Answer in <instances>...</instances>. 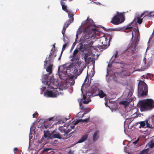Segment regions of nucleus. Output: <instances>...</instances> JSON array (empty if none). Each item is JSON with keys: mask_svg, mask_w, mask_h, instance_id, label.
<instances>
[{"mask_svg": "<svg viewBox=\"0 0 154 154\" xmlns=\"http://www.w3.org/2000/svg\"><path fill=\"white\" fill-rule=\"evenodd\" d=\"M125 12H117V14L112 18L110 22L114 25H118L123 22L125 20Z\"/></svg>", "mask_w": 154, "mask_h": 154, "instance_id": "20e7f679", "label": "nucleus"}, {"mask_svg": "<svg viewBox=\"0 0 154 154\" xmlns=\"http://www.w3.org/2000/svg\"><path fill=\"white\" fill-rule=\"evenodd\" d=\"M67 45V44L66 43L64 44L63 46L62 50L61 51V54H62L63 51L65 50Z\"/></svg>", "mask_w": 154, "mask_h": 154, "instance_id": "e433bc0d", "label": "nucleus"}, {"mask_svg": "<svg viewBox=\"0 0 154 154\" xmlns=\"http://www.w3.org/2000/svg\"><path fill=\"white\" fill-rule=\"evenodd\" d=\"M150 147L152 148L154 147V143H152L149 145Z\"/></svg>", "mask_w": 154, "mask_h": 154, "instance_id": "8fccbe9b", "label": "nucleus"}, {"mask_svg": "<svg viewBox=\"0 0 154 154\" xmlns=\"http://www.w3.org/2000/svg\"><path fill=\"white\" fill-rule=\"evenodd\" d=\"M97 30L95 28L91 29H85L84 35L80 38V41L82 43H86L89 44L90 42H88L91 40V38L97 33Z\"/></svg>", "mask_w": 154, "mask_h": 154, "instance_id": "f257e3e1", "label": "nucleus"}, {"mask_svg": "<svg viewBox=\"0 0 154 154\" xmlns=\"http://www.w3.org/2000/svg\"><path fill=\"white\" fill-rule=\"evenodd\" d=\"M73 67V65L70 64L68 66L66 65H64L60 66L58 69V72H60L64 74H70V69Z\"/></svg>", "mask_w": 154, "mask_h": 154, "instance_id": "0eeeda50", "label": "nucleus"}, {"mask_svg": "<svg viewBox=\"0 0 154 154\" xmlns=\"http://www.w3.org/2000/svg\"><path fill=\"white\" fill-rule=\"evenodd\" d=\"M134 29H135L137 31V35H139H139H140V32H139V29H138V27L137 26V28H134Z\"/></svg>", "mask_w": 154, "mask_h": 154, "instance_id": "c03bdc74", "label": "nucleus"}, {"mask_svg": "<svg viewBox=\"0 0 154 154\" xmlns=\"http://www.w3.org/2000/svg\"><path fill=\"white\" fill-rule=\"evenodd\" d=\"M137 22L139 24H141L143 22V19L140 18V17H138L137 18Z\"/></svg>", "mask_w": 154, "mask_h": 154, "instance_id": "7c9ffc66", "label": "nucleus"}, {"mask_svg": "<svg viewBox=\"0 0 154 154\" xmlns=\"http://www.w3.org/2000/svg\"><path fill=\"white\" fill-rule=\"evenodd\" d=\"M90 82L89 83V79L87 76L85 79L84 83L82 84V87L86 85L85 87H88L90 85Z\"/></svg>", "mask_w": 154, "mask_h": 154, "instance_id": "aec40b11", "label": "nucleus"}, {"mask_svg": "<svg viewBox=\"0 0 154 154\" xmlns=\"http://www.w3.org/2000/svg\"><path fill=\"white\" fill-rule=\"evenodd\" d=\"M120 75L122 77L125 76H129L131 73L128 70H123L120 73Z\"/></svg>", "mask_w": 154, "mask_h": 154, "instance_id": "4468645a", "label": "nucleus"}, {"mask_svg": "<svg viewBox=\"0 0 154 154\" xmlns=\"http://www.w3.org/2000/svg\"><path fill=\"white\" fill-rule=\"evenodd\" d=\"M52 66L50 64L47 67L46 69V71L47 72H48V75H50L52 73Z\"/></svg>", "mask_w": 154, "mask_h": 154, "instance_id": "5701e85b", "label": "nucleus"}, {"mask_svg": "<svg viewBox=\"0 0 154 154\" xmlns=\"http://www.w3.org/2000/svg\"><path fill=\"white\" fill-rule=\"evenodd\" d=\"M53 119H54V118L53 117H51V118H50L48 119V120L49 121H50L52 120Z\"/></svg>", "mask_w": 154, "mask_h": 154, "instance_id": "5fc2aeb1", "label": "nucleus"}, {"mask_svg": "<svg viewBox=\"0 0 154 154\" xmlns=\"http://www.w3.org/2000/svg\"><path fill=\"white\" fill-rule=\"evenodd\" d=\"M62 54H61H61H60V55L59 57L58 58V60H60L61 58V55H62Z\"/></svg>", "mask_w": 154, "mask_h": 154, "instance_id": "e2e57ef3", "label": "nucleus"}, {"mask_svg": "<svg viewBox=\"0 0 154 154\" xmlns=\"http://www.w3.org/2000/svg\"><path fill=\"white\" fill-rule=\"evenodd\" d=\"M51 57L48 56V57H47L46 58V60L44 61L45 64L44 65L45 66V64L47 63L48 62H50L51 60Z\"/></svg>", "mask_w": 154, "mask_h": 154, "instance_id": "bb28decb", "label": "nucleus"}, {"mask_svg": "<svg viewBox=\"0 0 154 154\" xmlns=\"http://www.w3.org/2000/svg\"><path fill=\"white\" fill-rule=\"evenodd\" d=\"M83 99L84 100H86V96L85 94H83Z\"/></svg>", "mask_w": 154, "mask_h": 154, "instance_id": "864d4df0", "label": "nucleus"}, {"mask_svg": "<svg viewBox=\"0 0 154 154\" xmlns=\"http://www.w3.org/2000/svg\"><path fill=\"white\" fill-rule=\"evenodd\" d=\"M52 55V53H50L49 54V56H50V57H51V56Z\"/></svg>", "mask_w": 154, "mask_h": 154, "instance_id": "0e129e2a", "label": "nucleus"}, {"mask_svg": "<svg viewBox=\"0 0 154 154\" xmlns=\"http://www.w3.org/2000/svg\"><path fill=\"white\" fill-rule=\"evenodd\" d=\"M57 133V132L55 130H54L52 131L51 134L52 135L54 134H56V133Z\"/></svg>", "mask_w": 154, "mask_h": 154, "instance_id": "603ef678", "label": "nucleus"}, {"mask_svg": "<svg viewBox=\"0 0 154 154\" xmlns=\"http://www.w3.org/2000/svg\"><path fill=\"white\" fill-rule=\"evenodd\" d=\"M91 101V100H88L87 101H86V100H84L82 101V103H83L87 104H88L90 102V101Z\"/></svg>", "mask_w": 154, "mask_h": 154, "instance_id": "37998d69", "label": "nucleus"}, {"mask_svg": "<svg viewBox=\"0 0 154 154\" xmlns=\"http://www.w3.org/2000/svg\"><path fill=\"white\" fill-rule=\"evenodd\" d=\"M51 150V148H45L44 149L43 152L48 151Z\"/></svg>", "mask_w": 154, "mask_h": 154, "instance_id": "49530a36", "label": "nucleus"}, {"mask_svg": "<svg viewBox=\"0 0 154 154\" xmlns=\"http://www.w3.org/2000/svg\"><path fill=\"white\" fill-rule=\"evenodd\" d=\"M47 123H48L47 122H46L44 123V126L46 128L50 127L51 126V125H48Z\"/></svg>", "mask_w": 154, "mask_h": 154, "instance_id": "473e14b6", "label": "nucleus"}, {"mask_svg": "<svg viewBox=\"0 0 154 154\" xmlns=\"http://www.w3.org/2000/svg\"><path fill=\"white\" fill-rule=\"evenodd\" d=\"M148 150L147 149H144L142 150L138 154H147L148 153Z\"/></svg>", "mask_w": 154, "mask_h": 154, "instance_id": "a878e982", "label": "nucleus"}, {"mask_svg": "<svg viewBox=\"0 0 154 154\" xmlns=\"http://www.w3.org/2000/svg\"><path fill=\"white\" fill-rule=\"evenodd\" d=\"M79 49L80 51H83L86 50L87 44L83 45L81 42L79 44Z\"/></svg>", "mask_w": 154, "mask_h": 154, "instance_id": "412c9836", "label": "nucleus"}, {"mask_svg": "<svg viewBox=\"0 0 154 154\" xmlns=\"http://www.w3.org/2000/svg\"><path fill=\"white\" fill-rule=\"evenodd\" d=\"M18 150V148H16V147L14 148V150L15 152L17 151Z\"/></svg>", "mask_w": 154, "mask_h": 154, "instance_id": "052dcab7", "label": "nucleus"}, {"mask_svg": "<svg viewBox=\"0 0 154 154\" xmlns=\"http://www.w3.org/2000/svg\"><path fill=\"white\" fill-rule=\"evenodd\" d=\"M74 151H72L71 150H70L69 151L68 154H73V153Z\"/></svg>", "mask_w": 154, "mask_h": 154, "instance_id": "09e8293b", "label": "nucleus"}, {"mask_svg": "<svg viewBox=\"0 0 154 154\" xmlns=\"http://www.w3.org/2000/svg\"><path fill=\"white\" fill-rule=\"evenodd\" d=\"M120 103L125 106H128L129 104V102H128V101H122Z\"/></svg>", "mask_w": 154, "mask_h": 154, "instance_id": "c85d7f7f", "label": "nucleus"}, {"mask_svg": "<svg viewBox=\"0 0 154 154\" xmlns=\"http://www.w3.org/2000/svg\"><path fill=\"white\" fill-rule=\"evenodd\" d=\"M74 14H70L69 13L68 17L69 18V20H67L66 22L64 24V26H65L66 27H68L74 21Z\"/></svg>", "mask_w": 154, "mask_h": 154, "instance_id": "9d476101", "label": "nucleus"}, {"mask_svg": "<svg viewBox=\"0 0 154 154\" xmlns=\"http://www.w3.org/2000/svg\"><path fill=\"white\" fill-rule=\"evenodd\" d=\"M149 118L151 120V121L152 124H154V115L152 117Z\"/></svg>", "mask_w": 154, "mask_h": 154, "instance_id": "a19ab883", "label": "nucleus"}, {"mask_svg": "<svg viewBox=\"0 0 154 154\" xmlns=\"http://www.w3.org/2000/svg\"><path fill=\"white\" fill-rule=\"evenodd\" d=\"M49 131H44V136L45 138L48 137V139H51V136H49V133H48Z\"/></svg>", "mask_w": 154, "mask_h": 154, "instance_id": "b1692460", "label": "nucleus"}, {"mask_svg": "<svg viewBox=\"0 0 154 154\" xmlns=\"http://www.w3.org/2000/svg\"><path fill=\"white\" fill-rule=\"evenodd\" d=\"M83 69H80L79 72H78V70L77 69H75L74 70V72L75 73H76L77 75H79L82 72Z\"/></svg>", "mask_w": 154, "mask_h": 154, "instance_id": "c756f323", "label": "nucleus"}, {"mask_svg": "<svg viewBox=\"0 0 154 154\" xmlns=\"http://www.w3.org/2000/svg\"><path fill=\"white\" fill-rule=\"evenodd\" d=\"M81 122L80 119H79V120H77L73 124L74 125H75L78 124L79 122Z\"/></svg>", "mask_w": 154, "mask_h": 154, "instance_id": "79ce46f5", "label": "nucleus"}, {"mask_svg": "<svg viewBox=\"0 0 154 154\" xmlns=\"http://www.w3.org/2000/svg\"><path fill=\"white\" fill-rule=\"evenodd\" d=\"M138 92L140 94V96L143 97L146 96L148 93V87L146 84L143 81H140L138 84Z\"/></svg>", "mask_w": 154, "mask_h": 154, "instance_id": "39448f33", "label": "nucleus"}, {"mask_svg": "<svg viewBox=\"0 0 154 154\" xmlns=\"http://www.w3.org/2000/svg\"><path fill=\"white\" fill-rule=\"evenodd\" d=\"M67 28V27H66L65 26H64L63 27V30L62 31V34L63 35V38L64 40L65 39V38H64V37L65 32Z\"/></svg>", "mask_w": 154, "mask_h": 154, "instance_id": "cd10ccee", "label": "nucleus"}, {"mask_svg": "<svg viewBox=\"0 0 154 154\" xmlns=\"http://www.w3.org/2000/svg\"><path fill=\"white\" fill-rule=\"evenodd\" d=\"M74 77V76L73 75H72L71 76H70V77L69 79V80H74L73 79V78Z\"/></svg>", "mask_w": 154, "mask_h": 154, "instance_id": "de8ad7c7", "label": "nucleus"}, {"mask_svg": "<svg viewBox=\"0 0 154 154\" xmlns=\"http://www.w3.org/2000/svg\"><path fill=\"white\" fill-rule=\"evenodd\" d=\"M138 141V139H137L134 142H133V143L134 144H136L137 142Z\"/></svg>", "mask_w": 154, "mask_h": 154, "instance_id": "6e6d98bb", "label": "nucleus"}, {"mask_svg": "<svg viewBox=\"0 0 154 154\" xmlns=\"http://www.w3.org/2000/svg\"><path fill=\"white\" fill-rule=\"evenodd\" d=\"M44 137H42V139H41V140H42V141H43V140H44Z\"/></svg>", "mask_w": 154, "mask_h": 154, "instance_id": "338daca9", "label": "nucleus"}, {"mask_svg": "<svg viewBox=\"0 0 154 154\" xmlns=\"http://www.w3.org/2000/svg\"><path fill=\"white\" fill-rule=\"evenodd\" d=\"M154 12H151L150 13V14H149V12L147 11H144L143 12H145V14H144V17L146 16H147L148 15V16L149 17H150V14H152V13H153Z\"/></svg>", "mask_w": 154, "mask_h": 154, "instance_id": "72a5a7b5", "label": "nucleus"}, {"mask_svg": "<svg viewBox=\"0 0 154 154\" xmlns=\"http://www.w3.org/2000/svg\"><path fill=\"white\" fill-rule=\"evenodd\" d=\"M132 27H127V29H131V28H132Z\"/></svg>", "mask_w": 154, "mask_h": 154, "instance_id": "774afa93", "label": "nucleus"}, {"mask_svg": "<svg viewBox=\"0 0 154 154\" xmlns=\"http://www.w3.org/2000/svg\"><path fill=\"white\" fill-rule=\"evenodd\" d=\"M57 138L60 139H63V138L61 137V135L59 133H57L56 134H54L51 135V138Z\"/></svg>", "mask_w": 154, "mask_h": 154, "instance_id": "a211bd4d", "label": "nucleus"}, {"mask_svg": "<svg viewBox=\"0 0 154 154\" xmlns=\"http://www.w3.org/2000/svg\"><path fill=\"white\" fill-rule=\"evenodd\" d=\"M97 95L99 96L100 98H103L107 96L106 94H105L102 90H99L98 94Z\"/></svg>", "mask_w": 154, "mask_h": 154, "instance_id": "6ab92c4d", "label": "nucleus"}, {"mask_svg": "<svg viewBox=\"0 0 154 154\" xmlns=\"http://www.w3.org/2000/svg\"><path fill=\"white\" fill-rule=\"evenodd\" d=\"M107 102H106H106H105V105L107 107H109V106H108V105H107Z\"/></svg>", "mask_w": 154, "mask_h": 154, "instance_id": "13d9d810", "label": "nucleus"}, {"mask_svg": "<svg viewBox=\"0 0 154 154\" xmlns=\"http://www.w3.org/2000/svg\"><path fill=\"white\" fill-rule=\"evenodd\" d=\"M89 120H90L89 117H88V118H87L85 119H80L81 122H89Z\"/></svg>", "mask_w": 154, "mask_h": 154, "instance_id": "2f4dec72", "label": "nucleus"}, {"mask_svg": "<svg viewBox=\"0 0 154 154\" xmlns=\"http://www.w3.org/2000/svg\"><path fill=\"white\" fill-rule=\"evenodd\" d=\"M133 100V99L132 98H130V99H129L128 100V102H129V103L131 101Z\"/></svg>", "mask_w": 154, "mask_h": 154, "instance_id": "4d7b16f0", "label": "nucleus"}, {"mask_svg": "<svg viewBox=\"0 0 154 154\" xmlns=\"http://www.w3.org/2000/svg\"><path fill=\"white\" fill-rule=\"evenodd\" d=\"M100 43L102 44L100 46V48L105 49L107 48L109 45H108V39L105 36H103L100 38Z\"/></svg>", "mask_w": 154, "mask_h": 154, "instance_id": "6e6552de", "label": "nucleus"}, {"mask_svg": "<svg viewBox=\"0 0 154 154\" xmlns=\"http://www.w3.org/2000/svg\"><path fill=\"white\" fill-rule=\"evenodd\" d=\"M88 134H85L83 135L81 139L78 141V143H80L83 142L87 139L88 137Z\"/></svg>", "mask_w": 154, "mask_h": 154, "instance_id": "dca6fc26", "label": "nucleus"}, {"mask_svg": "<svg viewBox=\"0 0 154 154\" xmlns=\"http://www.w3.org/2000/svg\"><path fill=\"white\" fill-rule=\"evenodd\" d=\"M151 120V119H149L148 118L145 120L146 125V127L149 128H152L153 127L152 125L153 124Z\"/></svg>", "mask_w": 154, "mask_h": 154, "instance_id": "9b49d317", "label": "nucleus"}, {"mask_svg": "<svg viewBox=\"0 0 154 154\" xmlns=\"http://www.w3.org/2000/svg\"><path fill=\"white\" fill-rule=\"evenodd\" d=\"M140 110L141 111L151 109L154 108V102L151 99L146 101H142L139 104Z\"/></svg>", "mask_w": 154, "mask_h": 154, "instance_id": "7ed1b4c3", "label": "nucleus"}, {"mask_svg": "<svg viewBox=\"0 0 154 154\" xmlns=\"http://www.w3.org/2000/svg\"><path fill=\"white\" fill-rule=\"evenodd\" d=\"M79 105L80 106V108L81 110H85V108L83 106L82 103L81 102H80L79 103Z\"/></svg>", "mask_w": 154, "mask_h": 154, "instance_id": "f704fd0d", "label": "nucleus"}, {"mask_svg": "<svg viewBox=\"0 0 154 154\" xmlns=\"http://www.w3.org/2000/svg\"><path fill=\"white\" fill-rule=\"evenodd\" d=\"M113 31H119L122 29L120 28H115L112 29Z\"/></svg>", "mask_w": 154, "mask_h": 154, "instance_id": "c9c22d12", "label": "nucleus"}, {"mask_svg": "<svg viewBox=\"0 0 154 154\" xmlns=\"http://www.w3.org/2000/svg\"><path fill=\"white\" fill-rule=\"evenodd\" d=\"M99 137V132L97 131H96L94 134L93 135V141H96Z\"/></svg>", "mask_w": 154, "mask_h": 154, "instance_id": "f3484780", "label": "nucleus"}, {"mask_svg": "<svg viewBox=\"0 0 154 154\" xmlns=\"http://www.w3.org/2000/svg\"><path fill=\"white\" fill-rule=\"evenodd\" d=\"M86 113H84L82 114V116L81 117V118H82V117H83V116H84V115H85V114H86Z\"/></svg>", "mask_w": 154, "mask_h": 154, "instance_id": "69168bd1", "label": "nucleus"}, {"mask_svg": "<svg viewBox=\"0 0 154 154\" xmlns=\"http://www.w3.org/2000/svg\"><path fill=\"white\" fill-rule=\"evenodd\" d=\"M138 124H140V126H139L140 128H146V124L145 122V120L143 121L139 122L138 123Z\"/></svg>", "mask_w": 154, "mask_h": 154, "instance_id": "4be33fe9", "label": "nucleus"}, {"mask_svg": "<svg viewBox=\"0 0 154 154\" xmlns=\"http://www.w3.org/2000/svg\"><path fill=\"white\" fill-rule=\"evenodd\" d=\"M56 83L57 84H56L55 85L52 82H50L49 84L48 82L47 83V84L49 85L48 87L50 88H53L54 90L53 91L48 90H46L44 93L45 96L47 97H55L57 95H59V92L57 90L58 87L57 85H58V83L57 82Z\"/></svg>", "mask_w": 154, "mask_h": 154, "instance_id": "f03ea898", "label": "nucleus"}, {"mask_svg": "<svg viewBox=\"0 0 154 154\" xmlns=\"http://www.w3.org/2000/svg\"><path fill=\"white\" fill-rule=\"evenodd\" d=\"M38 112H36L34 114H33V115H32L33 117V118H35V117H36V116H38Z\"/></svg>", "mask_w": 154, "mask_h": 154, "instance_id": "a18cd8bd", "label": "nucleus"}, {"mask_svg": "<svg viewBox=\"0 0 154 154\" xmlns=\"http://www.w3.org/2000/svg\"><path fill=\"white\" fill-rule=\"evenodd\" d=\"M69 83L71 84V85H73L75 84V81L74 80H69Z\"/></svg>", "mask_w": 154, "mask_h": 154, "instance_id": "58836bf2", "label": "nucleus"}, {"mask_svg": "<svg viewBox=\"0 0 154 154\" xmlns=\"http://www.w3.org/2000/svg\"><path fill=\"white\" fill-rule=\"evenodd\" d=\"M105 97L104 99H105V102H106H106H107V101H108V99L106 97Z\"/></svg>", "mask_w": 154, "mask_h": 154, "instance_id": "680f3d73", "label": "nucleus"}, {"mask_svg": "<svg viewBox=\"0 0 154 154\" xmlns=\"http://www.w3.org/2000/svg\"><path fill=\"white\" fill-rule=\"evenodd\" d=\"M145 12H143L140 15V16L139 17H140V18H141V17H142L144 16V14H145Z\"/></svg>", "mask_w": 154, "mask_h": 154, "instance_id": "3c124183", "label": "nucleus"}, {"mask_svg": "<svg viewBox=\"0 0 154 154\" xmlns=\"http://www.w3.org/2000/svg\"><path fill=\"white\" fill-rule=\"evenodd\" d=\"M58 129L62 133L65 134V131H66V129L64 128L63 126H59L58 128Z\"/></svg>", "mask_w": 154, "mask_h": 154, "instance_id": "393cba45", "label": "nucleus"}, {"mask_svg": "<svg viewBox=\"0 0 154 154\" xmlns=\"http://www.w3.org/2000/svg\"><path fill=\"white\" fill-rule=\"evenodd\" d=\"M71 131V130L69 129H68L67 130H66L65 133L63 134V136H64V137H63V140L67 139L69 137L71 136V135H70L71 133H70L69 135L68 134V133Z\"/></svg>", "mask_w": 154, "mask_h": 154, "instance_id": "2eb2a0df", "label": "nucleus"}, {"mask_svg": "<svg viewBox=\"0 0 154 154\" xmlns=\"http://www.w3.org/2000/svg\"><path fill=\"white\" fill-rule=\"evenodd\" d=\"M119 51H115V53L112 57L111 60H112L113 62H115L117 63H118V62H116V60H118L119 59Z\"/></svg>", "mask_w": 154, "mask_h": 154, "instance_id": "ddd939ff", "label": "nucleus"}, {"mask_svg": "<svg viewBox=\"0 0 154 154\" xmlns=\"http://www.w3.org/2000/svg\"><path fill=\"white\" fill-rule=\"evenodd\" d=\"M78 50L77 49H75L73 52V55L74 56H75L76 54L78 53Z\"/></svg>", "mask_w": 154, "mask_h": 154, "instance_id": "ea45409f", "label": "nucleus"}, {"mask_svg": "<svg viewBox=\"0 0 154 154\" xmlns=\"http://www.w3.org/2000/svg\"><path fill=\"white\" fill-rule=\"evenodd\" d=\"M139 40V37L137 36L136 37H134V41H132L131 42V45L129 47L127 48L126 51H128V55H131L135 52L136 48V47L138 45V42Z\"/></svg>", "mask_w": 154, "mask_h": 154, "instance_id": "423d86ee", "label": "nucleus"}, {"mask_svg": "<svg viewBox=\"0 0 154 154\" xmlns=\"http://www.w3.org/2000/svg\"><path fill=\"white\" fill-rule=\"evenodd\" d=\"M86 23H88V26L85 29H91L93 28L91 27L92 26H94L95 24L93 20L91 19H89V17H88L86 20L84 21L82 23V24H84Z\"/></svg>", "mask_w": 154, "mask_h": 154, "instance_id": "1a4fd4ad", "label": "nucleus"}, {"mask_svg": "<svg viewBox=\"0 0 154 154\" xmlns=\"http://www.w3.org/2000/svg\"><path fill=\"white\" fill-rule=\"evenodd\" d=\"M58 142V141L57 140H55L53 142V143L54 144H57Z\"/></svg>", "mask_w": 154, "mask_h": 154, "instance_id": "bf43d9fd", "label": "nucleus"}, {"mask_svg": "<svg viewBox=\"0 0 154 154\" xmlns=\"http://www.w3.org/2000/svg\"><path fill=\"white\" fill-rule=\"evenodd\" d=\"M48 74H45V75H43L42 78L43 79L46 80V79H47L48 78Z\"/></svg>", "mask_w": 154, "mask_h": 154, "instance_id": "4c0bfd02", "label": "nucleus"}, {"mask_svg": "<svg viewBox=\"0 0 154 154\" xmlns=\"http://www.w3.org/2000/svg\"><path fill=\"white\" fill-rule=\"evenodd\" d=\"M60 4L61 5H62V9L63 10L65 11L66 12L68 13V15L69 16V13L70 14H73V13L72 12H69L67 9V6L65 5L64 2L65 0H60Z\"/></svg>", "mask_w": 154, "mask_h": 154, "instance_id": "f8f14e48", "label": "nucleus"}]
</instances>
